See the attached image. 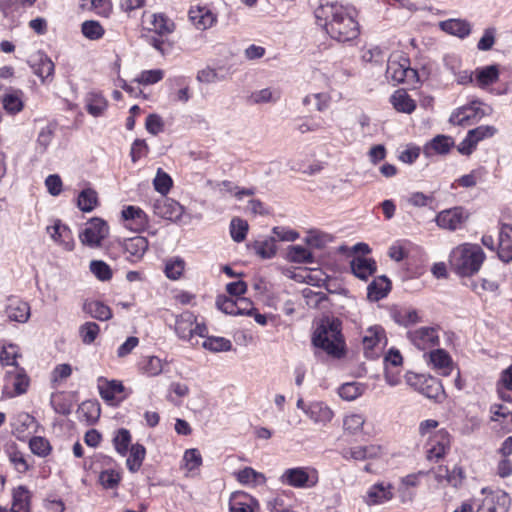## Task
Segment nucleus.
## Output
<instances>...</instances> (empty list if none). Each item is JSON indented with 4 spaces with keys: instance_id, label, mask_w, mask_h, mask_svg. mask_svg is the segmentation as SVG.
Wrapping results in <instances>:
<instances>
[{
    "instance_id": "nucleus-1",
    "label": "nucleus",
    "mask_w": 512,
    "mask_h": 512,
    "mask_svg": "<svg viewBox=\"0 0 512 512\" xmlns=\"http://www.w3.org/2000/svg\"><path fill=\"white\" fill-rule=\"evenodd\" d=\"M314 15L317 24L338 42H348L359 35V25L351 11L338 2L321 0Z\"/></svg>"
},
{
    "instance_id": "nucleus-2",
    "label": "nucleus",
    "mask_w": 512,
    "mask_h": 512,
    "mask_svg": "<svg viewBox=\"0 0 512 512\" xmlns=\"http://www.w3.org/2000/svg\"><path fill=\"white\" fill-rule=\"evenodd\" d=\"M312 343L333 357H342L344 340L341 334V322L338 319L322 320L313 333Z\"/></svg>"
},
{
    "instance_id": "nucleus-3",
    "label": "nucleus",
    "mask_w": 512,
    "mask_h": 512,
    "mask_svg": "<svg viewBox=\"0 0 512 512\" xmlns=\"http://www.w3.org/2000/svg\"><path fill=\"white\" fill-rule=\"evenodd\" d=\"M485 260V253L476 244H462L452 250L449 263L456 274L468 277L476 274Z\"/></svg>"
},
{
    "instance_id": "nucleus-4",
    "label": "nucleus",
    "mask_w": 512,
    "mask_h": 512,
    "mask_svg": "<svg viewBox=\"0 0 512 512\" xmlns=\"http://www.w3.org/2000/svg\"><path fill=\"white\" fill-rule=\"evenodd\" d=\"M279 480L282 484L294 488H312L317 485L319 478L314 468L295 467L286 469Z\"/></svg>"
},
{
    "instance_id": "nucleus-5",
    "label": "nucleus",
    "mask_w": 512,
    "mask_h": 512,
    "mask_svg": "<svg viewBox=\"0 0 512 512\" xmlns=\"http://www.w3.org/2000/svg\"><path fill=\"white\" fill-rule=\"evenodd\" d=\"M406 381L408 385L429 399L440 400L444 396L441 382L430 375L407 373Z\"/></svg>"
},
{
    "instance_id": "nucleus-6",
    "label": "nucleus",
    "mask_w": 512,
    "mask_h": 512,
    "mask_svg": "<svg viewBox=\"0 0 512 512\" xmlns=\"http://www.w3.org/2000/svg\"><path fill=\"white\" fill-rule=\"evenodd\" d=\"M109 228L107 223L100 218H92L86 227L79 233L81 243L90 248H98L107 237Z\"/></svg>"
},
{
    "instance_id": "nucleus-7",
    "label": "nucleus",
    "mask_w": 512,
    "mask_h": 512,
    "mask_svg": "<svg viewBox=\"0 0 512 512\" xmlns=\"http://www.w3.org/2000/svg\"><path fill=\"white\" fill-rule=\"evenodd\" d=\"M487 115L486 111L481 108V102L474 100L471 103L457 108L450 116L449 122L458 126H469L478 122Z\"/></svg>"
},
{
    "instance_id": "nucleus-8",
    "label": "nucleus",
    "mask_w": 512,
    "mask_h": 512,
    "mask_svg": "<svg viewBox=\"0 0 512 512\" xmlns=\"http://www.w3.org/2000/svg\"><path fill=\"white\" fill-rule=\"evenodd\" d=\"M469 216L470 213L464 207L456 206L439 212L435 222L442 229L455 231L462 228Z\"/></svg>"
},
{
    "instance_id": "nucleus-9",
    "label": "nucleus",
    "mask_w": 512,
    "mask_h": 512,
    "mask_svg": "<svg viewBox=\"0 0 512 512\" xmlns=\"http://www.w3.org/2000/svg\"><path fill=\"white\" fill-rule=\"evenodd\" d=\"M153 212L160 218L178 221L184 212L183 207L174 199L161 196L153 203Z\"/></svg>"
},
{
    "instance_id": "nucleus-10",
    "label": "nucleus",
    "mask_w": 512,
    "mask_h": 512,
    "mask_svg": "<svg viewBox=\"0 0 512 512\" xmlns=\"http://www.w3.org/2000/svg\"><path fill=\"white\" fill-rule=\"evenodd\" d=\"M197 317L190 311H184L176 317L174 331L179 339L188 342L191 346H196L198 340L193 341V325Z\"/></svg>"
},
{
    "instance_id": "nucleus-11",
    "label": "nucleus",
    "mask_w": 512,
    "mask_h": 512,
    "mask_svg": "<svg viewBox=\"0 0 512 512\" xmlns=\"http://www.w3.org/2000/svg\"><path fill=\"white\" fill-rule=\"evenodd\" d=\"M407 337L420 350H426L439 344V336L435 327H421L409 331Z\"/></svg>"
},
{
    "instance_id": "nucleus-12",
    "label": "nucleus",
    "mask_w": 512,
    "mask_h": 512,
    "mask_svg": "<svg viewBox=\"0 0 512 512\" xmlns=\"http://www.w3.org/2000/svg\"><path fill=\"white\" fill-rule=\"evenodd\" d=\"M508 494L502 490L489 491L477 512H508L510 506Z\"/></svg>"
},
{
    "instance_id": "nucleus-13",
    "label": "nucleus",
    "mask_w": 512,
    "mask_h": 512,
    "mask_svg": "<svg viewBox=\"0 0 512 512\" xmlns=\"http://www.w3.org/2000/svg\"><path fill=\"white\" fill-rule=\"evenodd\" d=\"M28 64L32 68L34 74L41 78L42 82L48 79H53L55 65L46 53L38 51L31 57Z\"/></svg>"
},
{
    "instance_id": "nucleus-14",
    "label": "nucleus",
    "mask_w": 512,
    "mask_h": 512,
    "mask_svg": "<svg viewBox=\"0 0 512 512\" xmlns=\"http://www.w3.org/2000/svg\"><path fill=\"white\" fill-rule=\"evenodd\" d=\"M364 353L366 357H372L374 355V349L379 345L385 346L387 338L385 330L380 325H374L369 327L362 339Z\"/></svg>"
},
{
    "instance_id": "nucleus-15",
    "label": "nucleus",
    "mask_w": 512,
    "mask_h": 512,
    "mask_svg": "<svg viewBox=\"0 0 512 512\" xmlns=\"http://www.w3.org/2000/svg\"><path fill=\"white\" fill-rule=\"evenodd\" d=\"M121 215L124 221L129 222L127 227L135 232H142L149 225V218L140 207L126 206L123 208Z\"/></svg>"
},
{
    "instance_id": "nucleus-16",
    "label": "nucleus",
    "mask_w": 512,
    "mask_h": 512,
    "mask_svg": "<svg viewBox=\"0 0 512 512\" xmlns=\"http://www.w3.org/2000/svg\"><path fill=\"white\" fill-rule=\"evenodd\" d=\"M429 448L427 449V459L432 460H439L442 458L446 450L450 447V435L449 433L441 429L436 432V434L430 439Z\"/></svg>"
},
{
    "instance_id": "nucleus-17",
    "label": "nucleus",
    "mask_w": 512,
    "mask_h": 512,
    "mask_svg": "<svg viewBox=\"0 0 512 512\" xmlns=\"http://www.w3.org/2000/svg\"><path fill=\"white\" fill-rule=\"evenodd\" d=\"M392 498V485L390 483L379 482L369 488L363 500L367 505L373 506L383 504Z\"/></svg>"
},
{
    "instance_id": "nucleus-18",
    "label": "nucleus",
    "mask_w": 512,
    "mask_h": 512,
    "mask_svg": "<svg viewBox=\"0 0 512 512\" xmlns=\"http://www.w3.org/2000/svg\"><path fill=\"white\" fill-rule=\"evenodd\" d=\"M148 240L143 236H135L125 239L122 244V250L127 254V260L136 262L140 260L148 249Z\"/></svg>"
},
{
    "instance_id": "nucleus-19",
    "label": "nucleus",
    "mask_w": 512,
    "mask_h": 512,
    "mask_svg": "<svg viewBox=\"0 0 512 512\" xmlns=\"http://www.w3.org/2000/svg\"><path fill=\"white\" fill-rule=\"evenodd\" d=\"M5 389L11 385L14 389L15 395L24 394L29 386V377L27 376L24 368L19 365H14L13 369H8L5 374Z\"/></svg>"
},
{
    "instance_id": "nucleus-20",
    "label": "nucleus",
    "mask_w": 512,
    "mask_h": 512,
    "mask_svg": "<svg viewBox=\"0 0 512 512\" xmlns=\"http://www.w3.org/2000/svg\"><path fill=\"white\" fill-rule=\"evenodd\" d=\"M497 254L505 263L512 261V225L510 224H501Z\"/></svg>"
},
{
    "instance_id": "nucleus-21",
    "label": "nucleus",
    "mask_w": 512,
    "mask_h": 512,
    "mask_svg": "<svg viewBox=\"0 0 512 512\" xmlns=\"http://www.w3.org/2000/svg\"><path fill=\"white\" fill-rule=\"evenodd\" d=\"M454 139L447 135H437L425 144L423 153L430 157L434 154L444 155L449 153L454 146Z\"/></svg>"
},
{
    "instance_id": "nucleus-22",
    "label": "nucleus",
    "mask_w": 512,
    "mask_h": 512,
    "mask_svg": "<svg viewBox=\"0 0 512 512\" xmlns=\"http://www.w3.org/2000/svg\"><path fill=\"white\" fill-rule=\"evenodd\" d=\"M380 447L375 445L355 446L345 448L341 451V455L346 460L364 461L370 458H376L380 455Z\"/></svg>"
},
{
    "instance_id": "nucleus-23",
    "label": "nucleus",
    "mask_w": 512,
    "mask_h": 512,
    "mask_svg": "<svg viewBox=\"0 0 512 512\" xmlns=\"http://www.w3.org/2000/svg\"><path fill=\"white\" fill-rule=\"evenodd\" d=\"M439 27L442 31L461 39L468 37L472 31L470 22L465 19H448L441 21Z\"/></svg>"
},
{
    "instance_id": "nucleus-24",
    "label": "nucleus",
    "mask_w": 512,
    "mask_h": 512,
    "mask_svg": "<svg viewBox=\"0 0 512 512\" xmlns=\"http://www.w3.org/2000/svg\"><path fill=\"white\" fill-rule=\"evenodd\" d=\"M305 414L316 424L326 425L333 418L332 410L323 402L315 401L307 405Z\"/></svg>"
},
{
    "instance_id": "nucleus-25",
    "label": "nucleus",
    "mask_w": 512,
    "mask_h": 512,
    "mask_svg": "<svg viewBox=\"0 0 512 512\" xmlns=\"http://www.w3.org/2000/svg\"><path fill=\"white\" fill-rule=\"evenodd\" d=\"M5 313L10 321L24 323L30 317V306L27 302L10 299L6 306Z\"/></svg>"
},
{
    "instance_id": "nucleus-26",
    "label": "nucleus",
    "mask_w": 512,
    "mask_h": 512,
    "mask_svg": "<svg viewBox=\"0 0 512 512\" xmlns=\"http://www.w3.org/2000/svg\"><path fill=\"white\" fill-rule=\"evenodd\" d=\"M391 290V282L386 276L375 278L367 288V297L371 301L385 298Z\"/></svg>"
},
{
    "instance_id": "nucleus-27",
    "label": "nucleus",
    "mask_w": 512,
    "mask_h": 512,
    "mask_svg": "<svg viewBox=\"0 0 512 512\" xmlns=\"http://www.w3.org/2000/svg\"><path fill=\"white\" fill-rule=\"evenodd\" d=\"M351 270L359 279L366 280L376 271V262L374 259L365 257H355L351 260Z\"/></svg>"
},
{
    "instance_id": "nucleus-28",
    "label": "nucleus",
    "mask_w": 512,
    "mask_h": 512,
    "mask_svg": "<svg viewBox=\"0 0 512 512\" xmlns=\"http://www.w3.org/2000/svg\"><path fill=\"white\" fill-rule=\"evenodd\" d=\"M82 309L86 314L99 321H107L112 318L110 307L101 301L85 300Z\"/></svg>"
},
{
    "instance_id": "nucleus-29",
    "label": "nucleus",
    "mask_w": 512,
    "mask_h": 512,
    "mask_svg": "<svg viewBox=\"0 0 512 512\" xmlns=\"http://www.w3.org/2000/svg\"><path fill=\"white\" fill-rule=\"evenodd\" d=\"M31 494L28 488L20 485L12 492V512H30Z\"/></svg>"
},
{
    "instance_id": "nucleus-30",
    "label": "nucleus",
    "mask_w": 512,
    "mask_h": 512,
    "mask_svg": "<svg viewBox=\"0 0 512 512\" xmlns=\"http://www.w3.org/2000/svg\"><path fill=\"white\" fill-rule=\"evenodd\" d=\"M33 424H35V418L33 416L26 412H20L11 419L12 433L17 439L24 440L26 437L25 433Z\"/></svg>"
},
{
    "instance_id": "nucleus-31",
    "label": "nucleus",
    "mask_w": 512,
    "mask_h": 512,
    "mask_svg": "<svg viewBox=\"0 0 512 512\" xmlns=\"http://www.w3.org/2000/svg\"><path fill=\"white\" fill-rule=\"evenodd\" d=\"M99 394L105 401H112L116 395L124 391V386L121 381L107 380L104 377L97 379Z\"/></svg>"
},
{
    "instance_id": "nucleus-32",
    "label": "nucleus",
    "mask_w": 512,
    "mask_h": 512,
    "mask_svg": "<svg viewBox=\"0 0 512 512\" xmlns=\"http://www.w3.org/2000/svg\"><path fill=\"white\" fill-rule=\"evenodd\" d=\"M496 390L501 400L512 403V364L501 372Z\"/></svg>"
},
{
    "instance_id": "nucleus-33",
    "label": "nucleus",
    "mask_w": 512,
    "mask_h": 512,
    "mask_svg": "<svg viewBox=\"0 0 512 512\" xmlns=\"http://www.w3.org/2000/svg\"><path fill=\"white\" fill-rule=\"evenodd\" d=\"M4 452L8 456L9 461L15 467L17 472L26 473L30 469V465L24 455L18 450L16 443H8L4 446Z\"/></svg>"
},
{
    "instance_id": "nucleus-34",
    "label": "nucleus",
    "mask_w": 512,
    "mask_h": 512,
    "mask_svg": "<svg viewBox=\"0 0 512 512\" xmlns=\"http://www.w3.org/2000/svg\"><path fill=\"white\" fill-rule=\"evenodd\" d=\"M189 18L198 29H208L216 22V16L207 8L189 11Z\"/></svg>"
},
{
    "instance_id": "nucleus-35",
    "label": "nucleus",
    "mask_w": 512,
    "mask_h": 512,
    "mask_svg": "<svg viewBox=\"0 0 512 512\" xmlns=\"http://www.w3.org/2000/svg\"><path fill=\"white\" fill-rule=\"evenodd\" d=\"M499 67L496 64L480 67L475 70V79L479 87L484 88L498 81Z\"/></svg>"
},
{
    "instance_id": "nucleus-36",
    "label": "nucleus",
    "mask_w": 512,
    "mask_h": 512,
    "mask_svg": "<svg viewBox=\"0 0 512 512\" xmlns=\"http://www.w3.org/2000/svg\"><path fill=\"white\" fill-rule=\"evenodd\" d=\"M85 107L87 112L94 116H101L107 109L108 102L105 97L98 92H90L85 98Z\"/></svg>"
},
{
    "instance_id": "nucleus-37",
    "label": "nucleus",
    "mask_w": 512,
    "mask_h": 512,
    "mask_svg": "<svg viewBox=\"0 0 512 512\" xmlns=\"http://www.w3.org/2000/svg\"><path fill=\"white\" fill-rule=\"evenodd\" d=\"M430 361L433 367L440 371L443 376L451 374L453 369L450 355L443 349H437L430 353Z\"/></svg>"
},
{
    "instance_id": "nucleus-38",
    "label": "nucleus",
    "mask_w": 512,
    "mask_h": 512,
    "mask_svg": "<svg viewBox=\"0 0 512 512\" xmlns=\"http://www.w3.org/2000/svg\"><path fill=\"white\" fill-rule=\"evenodd\" d=\"M410 60L407 57H400L397 60H389L386 69V77L392 79L396 83H404V71Z\"/></svg>"
},
{
    "instance_id": "nucleus-39",
    "label": "nucleus",
    "mask_w": 512,
    "mask_h": 512,
    "mask_svg": "<svg viewBox=\"0 0 512 512\" xmlns=\"http://www.w3.org/2000/svg\"><path fill=\"white\" fill-rule=\"evenodd\" d=\"M391 103L398 112L410 114L416 108L415 101L404 90H397L391 96Z\"/></svg>"
},
{
    "instance_id": "nucleus-40",
    "label": "nucleus",
    "mask_w": 512,
    "mask_h": 512,
    "mask_svg": "<svg viewBox=\"0 0 512 512\" xmlns=\"http://www.w3.org/2000/svg\"><path fill=\"white\" fill-rule=\"evenodd\" d=\"M236 479L243 485H264L266 483V477L263 473L257 472L251 467H245L235 473Z\"/></svg>"
},
{
    "instance_id": "nucleus-41",
    "label": "nucleus",
    "mask_w": 512,
    "mask_h": 512,
    "mask_svg": "<svg viewBox=\"0 0 512 512\" xmlns=\"http://www.w3.org/2000/svg\"><path fill=\"white\" fill-rule=\"evenodd\" d=\"M99 204L98 194L92 188L83 189L77 198V206L83 212L93 211Z\"/></svg>"
},
{
    "instance_id": "nucleus-42",
    "label": "nucleus",
    "mask_w": 512,
    "mask_h": 512,
    "mask_svg": "<svg viewBox=\"0 0 512 512\" xmlns=\"http://www.w3.org/2000/svg\"><path fill=\"white\" fill-rule=\"evenodd\" d=\"M146 449L142 444H133L130 448V455L126 460L127 468L130 472H137L145 459Z\"/></svg>"
},
{
    "instance_id": "nucleus-43",
    "label": "nucleus",
    "mask_w": 512,
    "mask_h": 512,
    "mask_svg": "<svg viewBox=\"0 0 512 512\" xmlns=\"http://www.w3.org/2000/svg\"><path fill=\"white\" fill-rule=\"evenodd\" d=\"M22 92L20 90H13L3 95L2 104L6 112L10 114L19 113L23 107Z\"/></svg>"
},
{
    "instance_id": "nucleus-44",
    "label": "nucleus",
    "mask_w": 512,
    "mask_h": 512,
    "mask_svg": "<svg viewBox=\"0 0 512 512\" xmlns=\"http://www.w3.org/2000/svg\"><path fill=\"white\" fill-rule=\"evenodd\" d=\"M51 405L58 414L67 416L71 413L73 402L69 395L64 392L53 394L51 397Z\"/></svg>"
},
{
    "instance_id": "nucleus-45",
    "label": "nucleus",
    "mask_w": 512,
    "mask_h": 512,
    "mask_svg": "<svg viewBox=\"0 0 512 512\" xmlns=\"http://www.w3.org/2000/svg\"><path fill=\"white\" fill-rule=\"evenodd\" d=\"M252 248L262 259H271L275 256L277 251L276 239L274 237H270L263 241H255L252 244Z\"/></svg>"
},
{
    "instance_id": "nucleus-46",
    "label": "nucleus",
    "mask_w": 512,
    "mask_h": 512,
    "mask_svg": "<svg viewBox=\"0 0 512 512\" xmlns=\"http://www.w3.org/2000/svg\"><path fill=\"white\" fill-rule=\"evenodd\" d=\"M288 258L291 262L300 264H311L314 262L313 254L300 245H293L288 248Z\"/></svg>"
},
{
    "instance_id": "nucleus-47",
    "label": "nucleus",
    "mask_w": 512,
    "mask_h": 512,
    "mask_svg": "<svg viewBox=\"0 0 512 512\" xmlns=\"http://www.w3.org/2000/svg\"><path fill=\"white\" fill-rule=\"evenodd\" d=\"M393 319L396 323L405 327L421 321L418 312L415 309L397 310L393 313Z\"/></svg>"
},
{
    "instance_id": "nucleus-48",
    "label": "nucleus",
    "mask_w": 512,
    "mask_h": 512,
    "mask_svg": "<svg viewBox=\"0 0 512 512\" xmlns=\"http://www.w3.org/2000/svg\"><path fill=\"white\" fill-rule=\"evenodd\" d=\"M78 411L85 417L86 421L93 423L100 416V404L97 400H87L81 403Z\"/></svg>"
},
{
    "instance_id": "nucleus-49",
    "label": "nucleus",
    "mask_w": 512,
    "mask_h": 512,
    "mask_svg": "<svg viewBox=\"0 0 512 512\" xmlns=\"http://www.w3.org/2000/svg\"><path fill=\"white\" fill-rule=\"evenodd\" d=\"M364 392V385L358 382L344 383L339 388V396L348 401L355 400Z\"/></svg>"
},
{
    "instance_id": "nucleus-50",
    "label": "nucleus",
    "mask_w": 512,
    "mask_h": 512,
    "mask_svg": "<svg viewBox=\"0 0 512 512\" xmlns=\"http://www.w3.org/2000/svg\"><path fill=\"white\" fill-rule=\"evenodd\" d=\"M151 24L153 31L159 36L168 35L174 30V23L164 14H154Z\"/></svg>"
},
{
    "instance_id": "nucleus-51",
    "label": "nucleus",
    "mask_w": 512,
    "mask_h": 512,
    "mask_svg": "<svg viewBox=\"0 0 512 512\" xmlns=\"http://www.w3.org/2000/svg\"><path fill=\"white\" fill-rule=\"evenodd\" d=\"M131 443V434L129 430L120 428L113 438V444L115 450L121 455L125 456L129 451V445Z\"/></svg>"
},
{
    "instance_id": "nucleus-52",
    "label": "nucleus",
    "mask_w": 512,
    "mask_h": 512,
    "mask_svg": "<svg viewBox=\"0 0 512 512\" xmlns=\"http://www.w3.org/2000/svg\"><path fill=\"white\" fill-rule=\"evenodd\" d=\"M203 348L212 352H223L230 351L232 343L230 340L224 337H206V340L202 343Z\"/></svg>"
},
{
    "instance_id": "nucleus-53",
    "label": "nucleus",
    "mask_w": 512,
    "mask_h": 512,
    "mask_svg": "<svg viewBox=\"0 0 512 512\" xmlns=\"http://www.w3.org/2000/svg\"><path fill=\"white\" fill-rule=\"evenodd\" d=\"M172 178L163 171L162 168H158L156 176L153 180L154 188L161 196H166L172 187Z\"/></svg>"
},
{
    "instance_id": "nucleus-54",
    "label": "nucleus",
    "mask_w": 512,
    "mask_h": 512,
    "mask_svg": "<svg viewBox=\"0 0 512 512\" xmlns=\"http://www.w3.org/2000/svg\"><path fill=\"white\" fill-rule=\"evenodd\" d=\"M83 35L89 40H98L104 35V28L98 21L87 20L81 25Z\"/></svg>"
},
{
    "instance_id": "nucleus-55",
    "label": "nucleus",
    "mask_w": 512,
    "mask_h": 512,
    "mask_svg": "<svg viewBox=\"0 0 512 512\" xmlns=\"http://www.w3.org/2000/svg\"><path fill=\"white\" fill-rule=\"evenodd\" d=\"M248 223L246 220L235 217L230 223V234L235 242H242L245 240L248 232Z\"/></svg>"
},
{
    "instance_id": "nucleus-56",
    "label": "nucleus",
    "mask_w": 512,
    "mask_h": 512,
    "mask_svg": "<svg viewBox=\"0 0 512 512\" xmlns=\"http://www.w3.org/2000/svg\"><path fill=\"white\" fill-rule=\"evenodd\" d=\"M29 448L31 452L39 457H46L51 452L49 441L41 436H34L29 440Z\"/></svg>"
},
{
    "instance_id": "nucleus-57",
    "label": "nucleus",
    "mask_w": 512,
    "mask_h": 512,
    "mask_svg": "<svg viewBox=\"0 0 512 512\" xmlns=\"http://www.w3.org/2000/svg\"><path fill=\"white\" fill-rule=\"evenodd\" d=\"M100 332V327L95 322H86L79 327V335L84 344H92Z\"/></svg>"
},
{
    "instance_id": "nucleus-58",
    "label": "nucleus",
    "mask_w": 512,
    "mask_h": 512,
    "mask_svg": "<svg viewBox=\"0 0 512 512\" xmlns=\"http://www.w3.org/2000/svg\"><path fill=\"white\" fill-rule=\"evenodd\" d=\"M56 130V124L49 123L47 126L41 129L37 137V147L40 150V153H45L50 145L54 133Z\"/></svg>"
},
{
    "instance_id": "nucleus-59",
    "label": "nucleus",
    "mask_w": 512,
    "mask_h": 512,
    "mask_svg": "<svg viewBox=\"0 0 512 512\" xmlns=\"http://www.w3.org/2000/svg\"><path fill=\"white\" fill-rule=\"evenodd\" d=\"M90 271L100 281H109L112 278V270L108 264L102 260H93L90 262Z\"/></svg>"
},
{
    "instance_id": "nucleus-60",
    "label": "nucleus",
    "mask_w": 512,
    "mask_h": 512,
    "mask_svg": "<svg viewBox=\"0 0 512 512\" xmlns=\"http://www.w3.org/2000/svg\"><path fill=\"white\" fill-rule=\"evenodd\" d=\"M331 240L332 237L329 234L317 230L309 231L307 237L305 238V242L309 246L317 249L324 248Z\"/></svg>"
},
{
    "instance_id": "nucleus-61",
    "label": "nucleus",
    "mask_w": 512,
    "mask_h": 512,
    "mask_svg": "<svg viewBox=\"0 0 512 512\" xmlns=\"http://www.w3.org/2000/svg\"><path fill=\"white\" fill-rule=\"evenodd\" d=\"M18 356V347L16 345L9 344L8 346H3L0 353V362L2 366H8L13 369L14 365H18L16 361Z\"/></svg>"
},
{
    "instance_id": "nucleus-62",
    "label": "nucleus",
    "mask_w": 512,
    "mask_h": 512,
    "mask_svg": "<svg viewBox=\"0 0 512 512\" xmlns=\"http://www.w3.org/2000/svg\"><path fill=\"white\" fill-rule=\"evenodd\" d=\"M120 481V473L113 469L104 470L99 475V482L105 489L117 488Z\"/></svg>"
},
{
    "instance_id": "nucleus-63",
    "label": "nucleus",
    "mask_w": 512,
    "mask_h": 512,
    "mask_svg": "<svg viewBox=\"0 0 512 512\" xmlns=\"http://www.w3.org/2000/svg\"><path fill=\"white\" fill-rule=\"evenodd\" d=\"M185 267V262L181 258H175L167 261L165 265V274L167 278L177 280L181 277Z\"/></svg>"
},
{
    "instance_id": "nucleus-64",
    "label": "nucleus",
    "mask_w": 512,
    "mask_h": 512,
    "mask_svg": "<svg viewBox=\"0 0 512 512\" xmlns=\"http://www.w3.org/2000/svg\"><path fill=\"white\" fill-rule=\"evenodd\" d=\"M497 129L492 125H481L468 131V134L475 141L476 144L483 139L494 136Z\"/></svg>"
}]
</instances>
